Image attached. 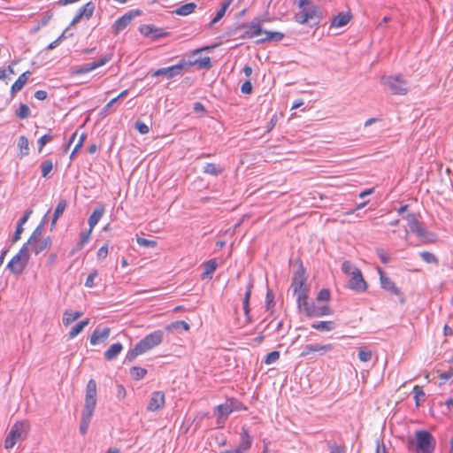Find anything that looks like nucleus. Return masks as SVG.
<instances>
[{
  "label": "nucleus",
  "instance_id": "f257e3e1",
  "mask_svg": "<svg viewBox=\"0 0 453 453\" xmlns=\"http://www.w3.org/2000/svg\"><path fill=\"white\" fill-rule=\"evenodd\" d=\"M406 446L409 451L413 453H434L436 440L426 430H417L414 436L407 438Z\"/></svg>",
  "mask_w": 453,
  "mask_h": 453
},
{
  "label": "nucleus",
  "instance_id": "f03ea898",
  "mask_svg": "<svg viewBox=\"0 0 453 453\" xmlns=\"http://www.w3.org/2000/svg\"><path fill=\"white\" fill-rule=\"evenodd\" d=\"M298 7L300 10L294 14V20L296 23L319 25L321 15L317 5L313 4L311 0H299Z\"/></svg>",
  "mask_w": 453,
  "mask_h": 453
},
{
  "label": "nucleus",
  "instance_id": "7ed1b4c3",
  "mask_svg": "<svg viewBox=\"0 0 453 453\" xmlns=\"http://www.w3.org/2000/svg\"><path fill=\"white\" fill-rule=\"evenodd\" d=\"M342 271L344 274L349 276L347 287L357 293H363L367 289V283L365 280L363 274L354 264L346 260L342 265Z\"/></svg>",
  "mask_w": 453,
  "mask_h": 453
},
{
  "label": "nucleus",
  "instance_id": "20e7f679",
  "mask_svg": "<svg viewBox=\"0 0 453 453\" xmlns=\"http://www.w3.org/2000/svg\"><path fill=\"white\" fill-rule=\"evenodd\" d=\"M380 81L393 95L404 96L409 91L408 81L402 74L382 76Z\"/></svg>",
  "mask_w": 453,
  "mask_h": 453
},
{
  "label": "nucleus",
  "instance_id": "39448f33",
  "mask_svg": "<svg viewBox=\"0 0 453 453\" xmlns=\"http://www.w3.org/2000/svg\"><path fill=\"white\" fill-rule=\"evenodd\" d=\"M29 430V424L26 421L16 422L11 428L4 441V448L9 449L13 448L19 440L26 439Z\"/></svg>",
  "mask_w": 453,
  "mask_h": 453
},
{
  "label": "nucleus",
  "instance_id": "423d86ee",
  "mask_svg": "<svg viewBox=\"0 0 453 453\" xmlns=\"http://www.w3.org/2000/svg\"><path fill=\"white\" fill-rule=\"evenodd\" d=\"M29 250V248L23 245L19 252L11 259L7 265V268L11 273L15 275H20L23 273L30 257Z\"/></svg>",
  "mask_w": 453,
  "mask_h": 453
},
{
  "label": "nucleus",
  "instance_id": "0eeeda50",
  "mask_svg": "<svg viewBox=\"0 0 453 453\" xmlns=\"http://www.w3.org/2000/svg\"><path fill=\"white\" fill-rule=\"evenodd\" d=\"M307 277L305 270L303 265H300L294 273L292 279L291 287L293 288L294 294L296 296V299L306 296V282Z\"/></svg>",
  "mask_w": 453,
  "mask_h": 453
},
{
  "label": "nucleus",
  "instance_id": "6e6552de",
  "mask_svg": "<svg viewBox=\"0 0 453 453\" xmlns=\"http://www.w3.org/2000/svg\"><path fill=\"white\" fill-rule=\"evenodd\" d=\"M164 333L160 330L155 331L148 335H146L142 340H141L137 346L142 350V353L149 351L156 346H158L163 341Z\"/></svg>",
  "mask_w": 453,
  "mask_h": 453
},
{
  "label": "nucleus",
  "instance_id": "1a4fd4ad",
  "mask_svg": "<svg viewBox=\"0 0 453 453\" xmlns=\"http://www.w3.org/2000/svg\"><path fill=\"white\" fill-rule=\"evenodd\" d=\"M111 59L110 55H105L102 57L99 60L94 61L91 63H86L81 65L73 66L71 68V73L73 75H80L83 73H89L100 66L104 65L106 63H108Z\"/></svg>",
  "mask_w": 453,
  "mask_h": 453
},
{
  "label": "nucleus",
  "instance_id": "9d476101",
  "mask_svg": "<svg viewBox=\"0 0 453 453\" xmlns=\"http://www.w3.org/2000/svg\"><path fill=\"white\" fill-rule=\"evenodd\" d=\"M96 405V382L89 380L86 387L85 404L83 411L94 412Z\"/></svg>",
  "mask_w": 453,
  "mask_h": 453
},
{
  "label": "nucleus",
  "instance_id": "9b49d317",
  "mask_svg": "<svg viewBox=\"0 0 453 453\" xmlns=\"http://www.w3.org/2000/svg\"><path fill=\"white\" fill-rule=\"evenodd\" d=\"M408 222V226L411 231L416 234L419 238L426 240L428 238V231L419 222L418 216L414 213H408L405 217Z\"/></svg>",
  "mask_w": 453,
  "mask_h": 453
},
{
  "label": "nucleus",
  "instance_id": "f8f14e48",
  "mask_svg": "<svg viewBox=\"0 0 453 453\" xmlns=\"http://www.w3.org/2000/svg\"><path fill=\"white\" fill-rule=\"evenodd\" d=\"M187 63L183 60L177 65L157 69L152 73V77L164 75L166 76L167 79H172L177 75H181Z\"/></svg>",
  "mask_w": 453,
  "mask_h": 453
},
{
  "label": "nucleus",
  "instance_id": "ddd939ff",
  "mask_svg": "<svg viewBox=\"0 0 453 453\" xmlns=\"http://www.w3.org/2000/svg\"><path fill=\"white\" fill-rule=\"evenodd\" d=\"M252 444V438L249 434L248 430L242 427V432L240 434V442L236 449L225 450L221 453H243L247 451Z\"/></svg>",
  "mask_w": 453,
  "mask_h": 453
},
{
  "label": "nucleus",
  "instance_id": "4468645a",
  "mask_svg": "<svg viewBox=\"0 0 453 453\" xmlns=\"http://www.w3.org/2000/svg\"><path fill=\"white\" fill-rule=\"evenodd\" d=\"M141 13L142 12L139 10L131 11L119 18L112 26L113 32L117 35L124 30L130 24L131 20Z\"/></svg>",
  "mask_w": 453,
  "mask_h": 453
},
{
  "label": "nucleus",
  "instance_id": "2eb2a0df",
  "mask_svg": "<svg viewBox=\"0 0 453 453\" xmlns=\"http://www.w3.org/2000/svg\"><path fill=\"white\" fill-rule=\"evenodd\" d=\"M380 280L381 288L388 292L400 296L401 302L404 303V298L400 291V289L395 286V284L386 275V273L382 271V269L379 268Z\"/></svg>",
  "mask_w": 453,
  "mask_h": 453
},
{
  "label": "nucleus",
  "instance_id": "dca6fc26",
  "mask_svg": "<svg viewBox=\"0 0 453 453\" xmlns=\"http://www.w3.org/2000/svg\"><path fill=\"white\" fill-rule=\"evenodd\" d=\"M334 349V345L332 343L327 344H307L303 347V350L302 351L300 357H307L311 353L318 352L320 355H324L327 352H330Z\"/></svg>",
  "mask_w": 453,
  "mask_h": 453
},
{
  "label": "nucleus",
  "instance_id": "f3484780",
  "mask_svg": "<svg viewBox=\"0 0 453 453\" xmlns=\"http://www.w3.org/2000/svg\"><path fill=\"white\" fill-rule=\"evenodd\" d=\"M95 4L93 2H88L81 8L79 9L75 16L72 20V25H74L80 22L83 18L86 19H89L94 13L95 11Z\"/></svg>",
  "mask_w": 453,
  "mask_h": 453
},
{
  "label": "nucleus",
  "instance_id": "a211bd4d",
  "mask_svg": "<svg viewBox=\"0 0 453 453\" xmlns=\"http://www.w3.org/2000/svg\"><path fill=\"white\" fill-rule=\"evenodd\" d=\"M165 405V394L162 391H156L153 392L147 410L150 411H157L160 409H162Z\"/></svg>",
  "mask_w": 453,
  "mask_h": 453
},
{
  "label": "nucleus",
  "instance_id": "6ab92c4d",
  "mask_svg": "<svg viewBox=\"0 0 453 453\" xmlns=\"http://www.w3.org/2000/svg\"><path fill=\"white\" fill-rule=\"evenodd\" d=\"M298 308L302 311L307 317L314 318L313 314H315L316 304L314 303H310L308 296H303L302 298H298L297 300Z\"/></svg>",
  "mask_w": 453,
  "mask_h": 453
},
{
  "label": "nucleus",
  "instance_id": "aec40b11",
  "mask_svg": "<svg viewBox=\"0 0 453 453\" xmlns=\"http://www.w3.org/2000/svg\"><path fill=\"white\" fill-rule=\"evenodd\" d=\"M110 333L111 329L109 327L95 329L89 339L90 344L96 345L100 342H104L110 336Z\"/></svg>",
  "mask_w": 453,
  "mask_h": 453
},
{
  "label": "nucleus",
  "instance_id": "412c9836",
  "mask_svg": "<svg viewBox=\"0 0 453 453\" xmlns=\"http://www.w3.org/2000/svg\"><path fill=\"white\" fill-rule=\"evenodd\" d=\"M31 76L30 71H26L22 74L19 76V78L16 80V81L12 84L11 88V95L12 96H14L15 94H17L19 91H20L23 87L27 82L29 77Z\"/></svg>",
  "mask_w": 453,
  "mask_h": 453
},
{
  "label": "nucleus",
  "instance_id": "4be33fe9",
  "mask_svg": "<svg viewBox=\"0 0 453 453\" xmlns=\"http://www.w3.org/2000/svg\"><path fill=\"white\" fill-rule=\"evenodd\" d=\"M352 18L349 12H340L331 21V27H342L347 25Z\"/></svg>",
  "mask_w": 453,
  "mask_h": 453
},
{
  "label": "nucleus",
  "instance_id": "5701e85b",
  "mask_svg": "<svg viewBox=\"0 0 453 453\" xmlns=\"http://www.w3.org/2000/svg\"><path fill=\"white\" fill-rule=\"evenodd\" d=\"M122 349L123 346L120 342L111 344L104 354V359L107 361L115 359Z\"/></svg>",
  "mask_w": 453,
  "mask_h": 453
},
{
  "label": "nucleus",
  "instance_id": "b1692460",
  "mask_svg": "<svg viewBox=\"0 0 453 453\" xmlns=\"http://www.w3.org/2000/svg\"><path fill=\"white\" fill-rule=\"evenodd\" d=\"M218 267V263L215 259H211L204 264L203 272L201 274V279H211L214 272Z\"/></svg>",
  "mask_w": 453,
  "mask_h": 453
},
{
  "label": "nucleus",
  "instance_id": "393cba45",
  "mask_svg": "<svg viewBox=\"0 0 453 453\" xmlns=\"http://www.w3.org/2000/svg\"><path fill=\"white\" fill-rule=\"evenodd\" d=\"M51 246V239L50 237L41 239L35 244L30 245V249L35 255L40 254L42 251L49 249Z\"/></svg>",
  "mask_w": 453,
  "mask_h": 453
},
{
  "label": "nucleus",
  "instance_id": "a878e982",
  "mask_svg": "<svg viewBox=\"0 0 453 453\" xmlns=\"http://www.w3.org/2000/svg\"><path fill=\"white\" fill-rule=\"evenodd\" d=\"M234 400H227L224 404L217 406V411L221 417L226 418L230 413L234 411Z\"/></svg>",
  "mask_w": 453,
  "mask_h": 453
},
{
  "label": "nucleus",
  "instance_id": "bb28decb",
  "mask_svg": "<svg viewBox=\"0 0 453 453\" xmlns=\"http://www.w3.org/2000/svg\"><path fill=\"white\" fill-rule=\"evenodd\" d=\"M92 411H83L81 418L80 433L85 435L88 432L91 418L93 416Z\"/></svg>",
  "mask_w": 453,
  "mask_h": 453
},
{
  "label": "nucleus",
  "instance_id": "cd10ccee",
  "mask_svg": "<svg viewBox=\"0 0 453 453\" xmlns=\"http://www.w3.org/2000/svg\"><path fill=\"white\" fill-rule=\"evenodd\" d=\"M83 313L81 311H73L72 310H66L63 314V324L65 326H68L71 323L80 319Z\"/></svg>",
  "mask_w": 453,
  "mask_h": 453
},
{
  "label": "nucleus",
  "instance_id": "c85d7f7f",
  "mask_svg": "<svg viewBox=\"0 0 453 453\" xmlns=\"http://www.w3.org/2000/svg\"><path fill=\"white\" fill-rule=\"evenodd\" d=\"M104 207L100 206L94 210L92 214L89 216L88 223L89 225V228L93 229L95 226L99 222L101 218L104 213Z\"/></svg>",
  "mask_w": 453,
  "mask_h": 453
},
{
  "label": "nucleus",
  "instance_id": "c756f323",
  "mask_svg": "<svg viewBox=\"0 0 453 453\" xmlns=\"http://www.w3.org/2000/svg\"><path fill=\"white\" fill-rule=\"evenodd\" d=\"M43 224L44 222H42L39 226L35 227V229L32 232L30 237L28 238L27 242L23 244L24 246H27V248L30 249V245H33L36 242L41 240Z\"/></svg>",
  "mask_w": 453,
  "mask_h": 453
},
{
  "label": "nucleus",
  "instance_id": "7c9ffc66",
  "mask_svg": "<svg viewBox=\"0 0 453 453\" xmlns=\"http://www.w3.org/2000/svg\"><path fill=\"white\" fill-rule=\"evenodd\" d=\"M92 230L93 229L89 228L88 230L81 232V240L76 243V245L73 249V254H74L77 251H80L84 247V245L88 242Z\"/></svg>",
  "mask_w": 453,
  "mask_h": 453
},
{
  "label": "nucleus",
  "instance_id": "2f4dec72",
  "mask_svg": "<svg viewBox=\"0 0 453 453\" xmlns=\"http://www.w3.org/2000/svg\"><path fill=\"white\" fill-rule=\"evenodd\" d=\"M252 288H253V282L250 281L247 286V290H246V293H245V296L243 298V311H244V313H245L246 317L248 318V319H250V299Z\"/></svg>",
  "mask_w": 453,
  "mask_h": 453
},
{
  "label": "nucleus",
  "instance_id": "473e14b6",
  "mask_svg": "<svg viewBox=\"0 0 453 453\" xmlns=\"http://www.w3.org/2000/svg\"><path fill=\"white\" fill-rule=\"evenodd\" d=\"M67 206V202L65 199H61L54 211V215L51 220V226H54L58 219V218L63 214L64 211Z\"/></svg>",
  "mask_w": 453,
  "mask_h": 453
},
{
  "label": "nucleus",
  "instance_id": "72a5a7b5",
  "mask_svg": "<svg viewBox=\"0 0 453 453\" xmlns=\"http://www.w3.org/2000/svg\"><path fill=\"white\" fill-rule=\"evenodd\" d=\"M196 4L195 3L185 4L177 8L174 12L180 16H187L195 12Z\"/></svg>",
  "mask_w": 453,
  "mask_h": 453
},
{
  "label": "nucleus",
  "instance_id": "f704fd0d",
  "mask_svg": "<svg viewBox=\"0 0 453 453\" xmlns=\"http://www.w3.org/2000/svg\"><path fill=\"white\" fill-rule=\"evenodd\" d=\"M311 327L319 331H332L335 324L334 321H319L312 323Z\"/></svg>",
  "mask_w": 453,
  "mask_h": 453
},
{
  "label": "nucleus",
  "instance_id": "c9c22d12",
  "mask_svg": "<svg viewBox=\"0 0 453 453\" xmlns=\"http://www.w3.org/2000/svg\"><path fill=\"white\" fill-rule=\"evenodd\" d=\"M231 4V1H226L222 4L220 9L218 11L216 16L213 18V19L210 23V27L214 26L218 21H219L225 15L227 8L229 7Z\"/></svg>",
  "mask_w": 453,
  "mask_h": 453
},
{
  "label": "nucleus",
  "instance_id": "e433bc0d",
  "mask_svg": "<svg viewBox=\"0 0 453 453\" xmlns=\"http://www.w3.org/2000/svg\"><path fill=\"white\" fill-rule=\"evenodd\" d=\"M89 324V319H86L80 323H78L70 332H69V339L75 338L79 334H81L85 326Z\"/></svg>",
  "mask_w": 453,
  "mask_h": 453
},
{
  "label": "nucleus",
  "instance_id": "4c0bfd02",
  "mask_svg": "<svg viewBox=\"0 0 453 453\" xmlns=\"http://www.w3.org/2000/svg\"><path fill=\"white\" fill-rule=\"evenodd\" d=\"M223 172V168L214 163H207L203 167V173L214 176H218Z\"/></svg>",
  "mask_w": 453,
  "mask_h": 453
},
{
  "label": "nucleus",
  "instance_id": "58836bf2",
  "mask_svg": "<svg viewBox=\"0 0 453 453\" xmlns=\"http://www.w3.org/2000/svg\"><path fill=\"white\" fill-rule=\"evenodd\" d=\"M247 28L248 30L246 34L250 38L257 36L261 34H265V31L262 30L261 26L258 23H252L250 26H248Z\"/></svg>",
  "mask_w": 453,
  "mask_h": 453
},
{
  "label": "nucleus",
  "instance_id": "ea45409f",
  "mask_svg": "<svg viewBox=\"0 0 453 453\" xmlns=\"http://www.w3.org/2000/svg\"><path fill=\"white\" fill-rule=\"evenodd\" d=\"M265 37L261 42L273 41L280 42L284 38V34L280 32L265 31Z\"/></svg>",
  "mask_w": 453,
  "mask_h": 453
},
{
  "label": "nucleus",
  "instance_id": "a19ab883",
  "mask_svg": "<svg viewBox=\"0 0 453 453\" xmlns=\"http://www.w3.org/2000/svg\"><path fill=\"white\" fill-rule=\"evenodd\" d=\"M31 111L29 107L25 104H20L19 107L17 109L15 115L18 119H25L30 116Z\"/></svg>",
  "mask_w": 453,
  "mask_h": 453
},
{
  "label": "nucleus",
  "instance_id": "79ce46f5",
  "mask_svg": "<svg viewBox=\"0 0 453 453\" xmlns=\"http://www.w3.org/2000/svg\"><path fill=\"white\" fill-rule=\"evenodd\" d=\"M18 147L20 150L21 156L28 155V151H29L28 139L26 136L22 135L19 138Z\"/></svg>",
  "mask_w": 453,
  "mask_h": 453
},
{
  "label": "nucleus",
  "instance_id": "37998d69",
  "mask_svg": "<svg viewBox=\"0 0 453 453\" xmlns=\"http://www.w3.org/2000/svg\"><path fill=\"white\" fill-rule=\"evenodd\" d=\"M130 374L134 380H139L144 378V376L147 374V370L145 368L133 366L130 369Z\"/></svg>",
  "mask_w": 453,
  "mask_h": 453
},
{
  "label": "nucleus",
  "instance_id": "c03bdc74",
  "mask_svg": "<svg viewBox=\"0 0 453 453\" xmlns=\"http://www.w3.org/2000/svg\"><path fill=\"white\" fill-rule=\"evenodd\" d=\"M314 313H315V314H313L314 318H318V317L331 315L332 310L327 305L316 306Z\"/></svg>",
  "mask_w": 453,
  "mask_h": 453
},
{
  "label": "nucleus",
  "instance_id": "a18cd8bd",
  "mask_svg": "<svg viewBox=\"0 0 453 453\" xmlns=\"http://www.w3.org/2000/svg\"><path fill=\"white\" fill-rule=\"evenodd\" d=\"M179 328H182L185 331H188L190 326L187 322H185L183 320H178V321L173 322L166 327L167 330L179 329Z\"/></svg>",
  "mask_w": 453,
  "mask_h": 453
},
{
  "label": "nucleus",
  "instance_id": "49530a36",
  "mask_svg": "<svg viewBox=\"0 0 453 453\" xmlns=\"http://www.w3.org/2000/svg\"><path fill=\"white\" fill-rule=\"evenodd\" d=\"M53 169V163L51 160H45L41 165L42 175V177H47L48 174Z\"/></svg>",
  "mask_w": 453,
  "mask_h": 453
},
{
  "label": "nucleus",
  "instance_id": "de8ad7c7",
  "mask_svg": "<svg viewBox=\"0 0 453 453\" xmlns=\"http://www.w3.org/2000/svg\"><path fill=\"white\" fill-rule=\"evenodd\" d=\"M143 354L142 352V350L139 349V347L137 346V344L134 346V349H130L127 356H126V360L128 361V362H133L137 356L139 355H142Z\"/></svg>",
  "mask_w": 453,
  "mask_h": 453
},
{
  "label": "nucleus",
  "instance_id": "09e8293b",
  "mask_svg": "<svg viewBox=\"0 0 453 453\" xmlns=\"http://www.w3.org/2000/svg\"><path fill=\"white\" fill-rule=\"evenodd\" d=\"M420 257L424 262L428 263V264L438 262L437 257L433 253L428 252V251L421 252Z\"/></svg>",
  "mask_w": 453,
  "mask_h": 453
},
{
  "label": "nucleus",
  "instance_id": "8fccbe9b",
  "mask_svg": "<svg viewBox=\"0 0 453 453\" xmlns=\"http://www.w3.org/2000/svg\"><path fill=\"white\" fill-rule=\"evenodd\" d=\"M136 242L140 246L148 248H155L157 244L154 240H149L142 237H138Z\"/></svg>",
  "mask_w": 453,
  "mask_h": 453
},
{
  "label": "nucleus",
  "instance_id": "3c124183",
  "mask_svg": "<svg viewBox=\"0 0 453 453\" xmlns=\"http://www.w3.org/2000/svg\"><path fill=\"white\" fill-rule=\"evenodd\" d=\"M413 392H414V399H415L416 405L419 406L420 400L425 397V392L423 391L422 388H420L418 385H416L413 388Z\"/></svg>",
  "mask_w": 453,
  "mask_h": 453
},
{
  "label": "nucleus",
  "instance_id": "603ef678",
  "mask_svg": "<svg viewBox=\"0 0 453 453\" xmlns=\"http://www.w3.org/2000/svg\"><path fill=\"white\" fill-rule=\"evenodd\" d=\"M280 352L277 350L272 351L265 357V363L266 365H271L277 362L280 358Z\"/></svg>",
  "mask_w": 453,
  "mask_h": 453
},
{
  "label": "nucleus",
  "instance_id": "864d4df0",
  "mask_svg": "<svg viewBox=\"0 0 453 453\" xmlns=\"http://www.w3.org/2000/svg\"><path fill=\"white\" fill-rule=\"evenodd\" d=\"M51 140H52V135L50 134H44L41 138H39L38 141H37L39 152H41L42 150V148L48 142H50Z\"/></svg>",
  "mask_w": 453,
  "mask_h": 453
},
{
  "label": "nucleus",
  "instance_id": "5fc2aeb1",
  "mask_svg": "<svg viewBox=\"0 0 453 453\" xmlns=\"http://www.w3.org/2000/svg\"><path fill=\"white\" fill-rule=\"evenodd\" d=\"M154 30H156V27H154L153 25H142L140 27V32L144 36L151 37V38H152V35H153L152 34H153Z\"/></svg>",
  "mask_w": 453,
  "mask_h": 453
},
{
  "label": "nucleus",
  "instance_id": "6e6d98bb",
  "mask_svg": "<svg viewBox=\"0 0 453 453\" xmlns=\"http://www.w3.org/2000/svg\"><path fill=\"white\" fill-rule=\"evenodd\" d=\"M372 353L371 350H367V349H360V350L358 351V358L362 362H368V361H370L371 358H372Z\"/></svg>",
  "mask_w": 453,
  "mask_h": 453
},
{
  "label": "nucleus",
  "instance_id": "4d7b16f0",
  "mask_svg": "<svg viewBox=\"0 0 453 453\" xmlns=\"http://www.w3.org/2000/svg\"><path fill=\"white\" fill-rule=\"evenodd\" d=\"M330 299V291L327 288H322L317 295V301L326 302Z\"/></svg>",
  "mask_w": 453,
  "mask_h": 453
},
{
  "label": "nucleus",
  "instance_id": "13d9d810",
  "mask_svg": "<svg viewBox=\"0 0 453 453\" xmlns=\"http://www.w3.org/2000/svg\"><path fill=\"white\" fill-rule=\"evenodd\" d=\"M195 64H196L199 68H210L211 66L210 57H204L201 59H196Z\"/></svg>",
  "mask_w": 453,
  "mask_h": 453
},
{
  "label": "nucleus",
  "instance_id": "bf43d9fd",
  "mask_svg": "<svg viewBox=\"0 0 453 453\" xmlns=\"http://www.w3.org/2000/svg\"><path fill=\"white\" fill-rule=\"evenodd\" d=\"M134 127H135V129H136L140 134H148V133H149V131H150L149 127H148L145 123H143L142 121H140V120H137V121L135 122Z\"/></svg>",
  "mask_w": 453,
  "mask_h": 453
},
{
  "label": "nucleus",
  "instance_id": "052dcab7",
  "mask_svg": "<svg viewBox=\"0 0 453 453\" xmlns=\"http://www.w3.org/2000/svg\"><path fill=\"white\" fill-rule=\"evenodd\" d=\"M376 254L383 264L389 262L390 256L383 249H377Z\"/></svg>",
  "mask_w": 453,
  "mask_h": 453
},
{
  "label": "nucleus",
  "instance_id": "680f3d73",
  "mask_svg": "<svg viewBox=\"0 0 453 453\" xmlns=\"http://www.w3.org/2000/svg\"><path fill=\"white\" fill-rule=\"evenodd\" d=\"M51 18H52V12H44L42 15V20L40 21L38 27H36V30H38L42 27L46 26L48 24V22L51 19Z\"/></svg>",
  "mask_w": 453,
  "mask_h": 453
},
{
  "label": "nucleus",
  "instance_id": "e2e57ef3",
  "mask_svg": "<svg viewBox=\"0 0 453 453\" xmlns=\"http://www.w3.org/2000/svg\"><path fill=\"white\" fill-rule=\"evenodd\" d=\"M97 276V271L96 270H93L88 276L87 280H86V282H85V286L88 287V288H93L94 287V280L95 278Z\"/></svg>",
  "mask_w": 453,
  "mask_h": 453
},
{
  "label": "nucleus",
  "instance_id": "0e129e2a",
  "mask_svg": "<svg viewBox=\"0 0 453 453\" xmlns=\"http://www.w3.org/2000/svg\"><path fill=\"white\" fill-rule=\"evenodd\" d=\"M23 231H24L23 226H21L20 224H17V227H16V230L14 232V234H13L12 240V242H16L20 239Z\"/></svg>",
  "mask_w": 453,
  "mask_h": 453
},
{
  "label": "nucleus",
  "instance_id": "69168bd1",
  "mask_svg": "<svg viewBox=\"0 0 453 453\" xmlns=\"http://www.w3.org/2000/svg\"><path fill=\"white\" fill-rule=\"evenodd\" d=\"M241 91L243 94H250L252 91V84L250 81H246L241 87Z\"/></svg>",
  "mask_w": 453,
  "mask_h": 453
},
{
  "label": "nucleus",
  "instance_id": "338daca9",
  "mask_svg": "<svg viewBox=\"0 0 453 453\" xmlns=\"http://www.w3.org/2000/svg\"><path fill=\"white\" fill-rule=\"evenodd\" d=\"M107 255H108V245L105 244L98 250L97 257L99 259H104L107 257Z\"/></svg>",
  "mask_w": 453,
  "mask_h": 453
},
{
  "label": "nucleus",
  "instance_id": "774afa93",
  "mask_svg": "<svg viewBox=\"0 0 453 453\" xmlns=\"http://www.w3.org/2000/svg\"><path fill=\"white\" fill-rule=\"evenodd\" d=\"M329 453H345V449L342 446L332 445Z\"/></svg>",
  "mask_w": 453,
  "mask_h": 453
}]
</instances>
